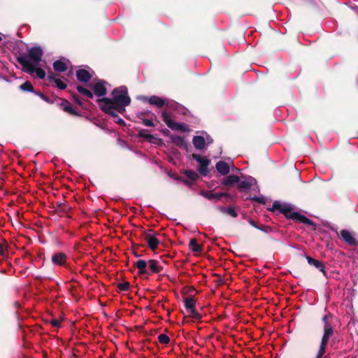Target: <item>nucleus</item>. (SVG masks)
<instances>
[{
	"label": "nucleus",
	"instance_id": "obj_1",
	"mask_svg": "<svg viewBox=\"0 0 358 358\" xmlns=\"http://www.w3.org/2000/svg\"><path fill=\"white\" fill-rule=\"evenodd\" d=\"M42 56L43 51L40 48H33L29 50L27 55L19 57L18 62L24 71L31 75L36 73L37 77L43 79L45 77V72L39 67Z\"/></svg>",
	"mask_w": 358,
	"mask_h": 358
},
{
	"label": "nucleus",
	"instance_id": "obj_2",
	"mask_svg": "<svg viewBox=\"0 0 358 358\" xmlns=\"http://www.w3.org/2000/svg\"><path fill=\"white\" fill-rule=\"evenodd\" d=\"M272 210H279L280 213H283L287 218L296 220L299 222L307 224L308 225L313 224L310 220L304 215L294 211L293 207L290 204L283 203L280 201H275L273 203Z\"/></svg>",
	"mask_w": 358,
	"mask_h": 358
},
{
	"label": "nucleus",
	"instance_id": "obj_3",
	"mask_svg": "<svg viewBox=\"0 0 358 358\" xmlns=\"http://www.w3.org/2000/svg\"><path fill=\"white\" fill-rule=\"evenodd\" d=\"M113 101L117 106V111L122 113L125 110V106L129 105L130 98L127 94V90L125 87H120L113 91Z\"/></svg>",
	"mask_w": 358,
	"mask_h": 358
},
{
	"label": "nucleus",
	"instance_id": "obj_4",
	"mask_svg": "<svg viewBox=\"0 0 358 358\" xmlns=\"http://www.w3.org/2000/svg\"><path fill=\"white\" fill-rule=\"evenodd\" d=\"M327 319V316H324L323 317V320L325 322V324L324 327V334L321 341L320 348L317 354V358H321V357L324 354L327 343H328L330 337L333 335V329L330 324L326 322Z\"/></svg>",
	"mask_w": 358,
	"mask_h": 358
},
{
	"label": "nucleus",
	"instance_id": "obj_5",
	"mask_svg": "<svg viewBox=\"0 0 358 358\" xmlns=\"http://www.w3.org/2000/svg\"><path fill=\"white\" fill-rule=\"evenodd\" d=\"M162 119L166 124L173 130L180 131L182 132L189 131V127L186 124L174 122L171 116L166 111L162 112Z\"/></svg>",
	"mask_w": 358,
	"mask_h": 358
},
{
	"label": "nucleus",
	"instance_id": "obj_6",
	"mask_svg": "<svg viewBox=\"0 0 358 358\" xmlns=\"http://www.w3.org/2000/svg\"><path fill=\"white\" fill-rule=\"evenodd\" d=\"M98 102L102 110L112 115L113 116H116L115 111H117V106L115 105V103H114L113 99L103 98L98 99Z\"/></svg>",
	"mask_w": 358,
	"mask_h": 358
},
{
	"label": "nucleus",
	"instance_id": "obj_7",
	"mask_svg": "<svg viewBox=\"0 0 358 358\" xmlns=\"http://www.w3.org/2000/svg\"><path fill=\"white\" fill-rule=\"evenodd\" d=\"M193 157L199 163L200 167L199 169V172L206 176L208 173V166L210 164V161L205 157L194 155Z\"/></svg>",
	"mask_w": 358,
	"mask_h": 358
},
{
	"label": "nucleus",
	"instance_id": "obj_8",
	"mask_svg": "<svg viewBox=\"0 0 358 358\" xmlns=\"http://www.w3.org/2000/svg\"><path fill=\"white\" fill-rule=\"evenodd\" d=\"M70 62L64 58L57 60L53 64V68L56 71L63 72L68 69Z\"/></svg>",
	"mask_w": 358,
	"mask_h": 358
},
{
	"label": "nucleus",
	"instance_id": "obj_9",
	"mask_svg": "<svg viewBox=\"0 0 358 358\" xmlns=\"http://www.w3.org/2000/svg\"><path fill=\"white\" fill-rule=\"evenodd\" d=\"M340 234L343 241H345L347 243L351 245H356V239L350 231L343 229L341 231Z\"/></svg>",
	"mask_w": 358,
	"mask_h": 358
},
{
	"label": "nucleus",
	"instance_id": "obj_10",
	"mask_svg": "<svg viewBox=\"0 0 358 358\" xmlns=\"http://www.w3.org/2000/svg\"><path fill=\"white\" fill-rule=\"evenodd\" d=\"M145 239L152 250H155L157 248L159 241L156 238L155 235L153 234H147L145 236Z\"/></svg>",
	"mask_w": 358,
	"mask_h": 358
},
{
	"label": "nucleus",
	"instance_id": "obj_11",
	"mask_svg": "<svg viewBox=\"0 0 358 358\" xmlns=\"http://www.w3.org/2000/svg\"><path fill=\"white\" fill-rule=\"evenodd\" d=\"M195 304V301L192 298L186 299L185 301V307L189 310V313L192 315V316L196 318H200V315L194 310V306Z\"/></svg>",
	"mask_w": 358,
	"mask_h": 358
},
{
	"label": "nucleus",
	"instance_id": "obj_12",
	"mask_svg": "<svg viewBox=\"0 0 358 358\" xmlns=\"http://www.w3.org/2000/svg\"><path fill=\"white\" fill-rule=\"evenodd\" d=\"M76 76L78 80L80 82H87L92 78L90 73L85 69H80L77 71Z\"/></svg>",
	"mask_w": 358,
	"mask_h": 358
},
{
	"label": "nucleus",
	"instance_id": "obj_13",
	"mask_svg": "<svg viewBox=\"0 0 358 358\" xmlns=\"http://www.w3.org/2000/svg\"><path fill=\"white\" fill-rule=\"evenodd\" d=\"M94 94L98 96H101L106 94V88L102 82H97L93 85Z\"/></svg>",
	"mask_w": 358,
	"mask_h": 358
},
{
	"label": "nucleus",
	"instance_id": "obj_14",
	"mask_svg": "<svg viewBox=\"0 0 358 358\" xmlns=\"http://www.w3.org/2000/svg\"><path fill=\"white\" fill-rule=\"evenodd\" d=\"M217 171L222 175H227L230 171V165L225 162H218L216 164Z\"/></svg>",
	"mask_w": 358,
	"mask_h": 358
},
{
	"label": "nucleus",
	"instance_id": "obj_15",
	"mask_svg": "<svg viewBox=\"0 0 358 358\" xmlns=\"http://www.w3.org/2000/svg\"><path fill=\"white\" fill-rule=\"evenodd\" d=\"M201 194L210 200L218 201L221 197L225 194L223 193H213L210 191H202Z\"/></svg>",
	"mask_w": 358,
	"mask_h": 358
},
{
	"label": "nucleus",
	"instance_id": "obj_16",
	"mask_svg": "<svg viewBox=\"0 0 358 358\" xmlns=\"http://www.w3.org/2000/svg\"><path fill=\"white\" fill-rule=\"evenodd\" d=\"M52 260L55 264L62 266L66 262V256L64 253L62 252L57 253L52 256Z\"/></svg>",
	"mask_w": 358,
	"mask_h": 358
},
{
	"label": "nucleus",
	"instance_id": "obj_17",
	"mask_svg": "<svg viewBox=\"0 0 358 358\" xmlns=\"http://www.w3.org/2000/svg\"><path fill=\"white\" fill-rule=\"evenodd\" d=\"M192 143L197 150H202L205 148L206 141L203 137L196 136L193 138Z\"/></svg>",
	"mask_w": 358,
	"mask_h": 358
},
{
	"label": "nucleus",
	"instance_id": "obj_18",
	"mask_svg": "<svg viewBox=\"0 0 358 358\" xmlns=\"http://www.w3.org/2000/svg\"><path fill=\"white\" fill-rule=\"evenodd\" d=\"M148 102L152 104V105H155L157 107H159V108H161L162 106H164V105L166 104V100L159 97V96H150L149 99H148Z\"/></svg>",
	"mask_w": 358,
	"mask_h": 358
},
{
	"label": "nucleus",
	"instance_id": "obj_19",
	"mask_svg": "<svg viewBox=\"0 0 358 358\" xmlns=\"http://www.w3.org/2000/svg\"><path fill=\"white\" fill-rule=\"evenodd\" d=\"M306 259L309 264L313 265L316 268H319L324 274H325L324 266L322 264L321 262L316 260L308 256L306 257Z\"/></svg>",
	"mask_w": 358,
	"mask_h": 358
},
{
	"label": "nucleus",
	"instance_id": "obj_20",
	"mask_svg": "<svg viewBox=\"0 0 358 358\" xmlns=\"http://www.w3.org/2000/svg\"><path fill=\"white\" fill-rule=\"evenodd\" d=\"M239 182V178L237 176L231 175L227 176L222 182V184L226 186H232L234 184Z\"/></svg>",
	"mask_w": 358,
	"mask_h": 358
},
{
	"label": "nucleus",
	"instance_id": "obj_21",
	"mask_svg": "<svg viewBox=\"0 0 358 358\" xmlns=\"http://www.w3.org/2000/svg\"><path fill=\"white\" fill-rule=\"evenodd\" d=\"M150 270L153 273L160 272L161 268L159 265V262L156 260L151 259L148 262Z\"/></svg>",
	"mask_w": 358,
	"mask_h": 358
},
{
	"label": "nucleus",
	"instance_id": "obj_22",
	"mask_svg": "<svg viewBox=\"0 0 358 358\" xmlns=\"http://www.w3.org/2000/svg\"><path fill=\"white\" fill-rule=\"evenodd\" d=\"M148 263L142 259L138 260L134 263V266L139 270V273L143 274L146 273V266Z\"/></svg>",
	"mask_w": 358,
	"mask_h": 358
},
{
	"label": "nucleus",
	"instance_id": "obj_23",
	"mask_svg": "<svg viewBox=\"0 0 358 358\" xmlns=\"http://www.w3.org/2000/svg\"><path fill=\"white\" fill-rule=\"evenodd\" d=\"M189 248L194 252H200L201 250V246L196 243V239H191L189 241Z\"/></svg>",
	"mask_w": 358,
	"mask_h": 358
},
{
	"label": "nucleus",
	"instance_id": "obj_24",
	"mask_svg": "<svg viewBox=\"0 0 358 358\" xmlns=\"http://www.w3.org/2000/svg\"><path fill=\"white\" fill-rule=\"evenodd\" d=\"M61 106L63 110L69 114H76L74 109L72 108L71 104L68 101H64L62 103Z\"/></svg>",
	"mask_w": 358,
	"mask_h": 358
},
{
	"label": "nucleus",
	"instance_id": "obj_25",
	"mask_svg": "<svg viewBox=\"0 0 358 358\" xmlns=\"http://www.w3.org/2000/svg\"><path fill=\"white\" fill-rule=\"evenodd\" d=\"M77 90L82 94L86 96L87 98L92 99L93 97V94L92 92L83 87L78 86Z\"/></svg>",
	"mask_w": 358,
	"mask_h": 358
},
{
	"label": "nucleus",
	"instance_id": "obj_26",
	"mask_svg": "<svg viewBox=\"0 0 358 358\" xmlns=\"http://www.w3.org/2000/svg\"><path fill=\"white\" fill-rule=\"evenodd\" d=\"M252 185V180L249 179L246 180L241 181L238 184V187L241 189H249Z\"/></svg>",
	"mask_w": 358,
	"mask_h": 358
},
{
	"label": "nucleus",
	"instance_id": "obj_27",
	"mask_svg": "<svg viewBox=\"0 0 358 358\" xmlns=\"http://www.w3.org/2000/svg\"><path fill=\"white\" fill-rule=\"evenodd\" d=\"M49 78L52 79L54 80L55 83L56 84L57 87L58 88H59L60 90H64L66 87V85L64 83H63L61 80L57 79V78H53L51 76H50Z\"/></svg>",
	"mask_w": 358,
	"mask_h": 358
},
{
	"label": "nucleus",
	"instance_id": "obj_28",
	"mask_svg": "<svg viewBox=\"0 0 358 358\" xmlns=\"http://www.w3.org/2000/svg\"><path fill=\"white\" fill-rule=\"evenodd\" d=\"M169 337L166 334H162L158 336V341L162 344L169 343Z\"/></svg>",
	"mask_w": 358,
	"mask_h": 358
},
{
	"label": "nucleus",
	"instance_id": "obj_29",
	"mask_svg": "<svg viewBox=\"0 0 358 358\" xmlns=\"http://www.w3.org/2000/svg\"><path fill=\"white\" fill-rule=\"evenodd\" d=\"M20 88L24 91H32L33 87L30 82L27 81L20 86Z\"/></svg>",
	"mask_w": 358,
	"mask_h": 358
},
{
	"label": "nucleus",
	"instance_id": "obj_30",
	"mask_svg": "<svg viewBox=\"0 0 358 358\" xmlns=\"http://www.w3.org/2000/svg\"><path fill=\"white\" fill-rule=\"evenodd\" d=\"M185 175L187 178L193 180H196L198 178L197 173L192 171H186Z\"/></svg>",
	"mask_w": 358,
	"mask_h": 358
},
{
	"label": "nucleus",
	"instance_id": "obj_31",
	"mask_svg": "<svg viewBox=\"0 0 358 358\" xmlns=\"http://www.w3.org/2000/svg\"><path fill=\"white\" fill-rule=\"evenodd\" d=\"M224 212L234 217H236L237 216V213H236V210H234V208H228L224 210Z\"/></svg>",
	"mask_w": 358,
	"mask_h": 358
},
{
	"label": "nucleus",
	"instance_id": "obj_32",
	"mask_svg": "<svg viewBox=\"0 0 358 358\" xmlns=\"http://www.w3.org/2000/svg\"><path fill=\"white\" fill-rule=\"evenodd\" d=\"M60 322L61 320L59 319H52L50 321V324H52V326L55 327H59Z\"/></svg>",
	"mask_w": 358,
	"mask_h": 358
},
{
	"label": "nucleus",
	"instance_id": "obj_33",
	"mask_svg": "<svg viewBox=\"0 0 358 358\" xmlns=\"http://www.w3.org/2000/svg\"><path fill=\"white\" fill-rule=\"evenodd\" d=\"M144 125L147 127H153L154 124L150 120L145 119L143 120Z\"/></svg>",
	"mask_w": 358,
	"mask_h": 358
},
{
	"label": "nucleus",
	"instance_id": "obj_34",
	"mask_svg": "<svg viewBox=\"0 0 358 358\" xmlns=\"http://www.w3.org/2000/svg\"><path fill=\"white\" fill-rule=\"evenodd\" d=\"M120 287L124 290H127L129 288V284L127 282L123 283V284L120 285Z\"/></svg>",
	"mask_w": 358,
	"mask_h": 358
},
{
	"label": "nucleus",
	"instance_id": "obj_35",
	"mask_svg": "<svg viewBox=\"0 0 358 358\" xmlns=\"http://www.w3.org/2000/svg\"><path fill=\"white\" fill-rule=\"evenodd\" d=\"M177 141H178L181 142V143L184 142L183 139L182 138H180V137L177 138V139L175 141V142L176 143Z\"/></svg>",
	"mask_w": 358,
	"mask_h": 358
},
{
	"label": "nucleus",
	"instance_id": "obj_36",
	"mask_svg": "<svg viewBox=\"0 0 358 358\" xmlns=\"http://www.w3.org/2000/svg\"><path fill=\"white\" fill-rule=\"evenodd\" d=\"M250 224L251 225H252L253 227H257V226H256V224H255V222H254V221L250 220Z\"/></svg>",
	"mask_w": 358,
	"mask_h": 358
},
{
	"label": "nucleus",
	"instance_id": "obj_37",
	"mask_svg": "<svg viewBox=\"0 0 358 358\" xmlns=\"http://www.w3.org/2000/svg\"><path fill=\"white\" fill-rule=\"evenodd\" d=\"M74 99L78 103V104H81V103L76 98V96H74Z\"/></svg>",
	"mask_w": 358,
	"mask_h": 358
},
{
	"label": "nucleus",
	"instance_id": "obj_38",
	"mask_svg": "<svg viewBox=\"0 0 358 358\" xmlns=\"http://www.w3.org/2000/svg\"><path fill=\"white\" fill-rule=\"evenodd\" d=\"M207 141H208V143H212V142H213V140H212V139H208H208H207Z\"/></svg>",
	"mask_w": 358,
	"mask_h": 358
},
{
	"label": "nucleus",
	"instance_id": "obj_39",
	"mask_svg": "<svg viewBox=\"0 0 358 358\" xmlns=\"http://www.w3.org/2000/svg\"><path fill=\"white\" fill-rule=\"evenodd\" d=\"M1 40V37L0 36V41Z\"/></svg>",
	"mask_w": 358,
	"mask_h": 358
}]
</instances>
